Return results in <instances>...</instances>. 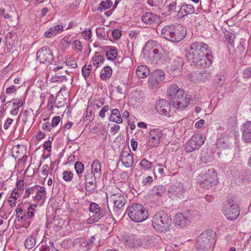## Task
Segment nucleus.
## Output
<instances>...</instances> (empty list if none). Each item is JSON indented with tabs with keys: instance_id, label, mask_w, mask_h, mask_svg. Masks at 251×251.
Returning <instances> with one entry per match:
<instances>
[{
	"instance_id": "e433bc0d",
	"label": "nucleus",
	"mask_w": 251,
	"mask_h": 251,
	"mask_svg": "<svg viewBox=\"0 0 251 251\" xmlns=\"http://www.w3.org/2000/svg\"><path fill=\"white\" fill-rule=\"evenodd\" d=\"M66 98H64L63 95H58L55 98V107L57 108L64 106V105L66 103Z\"/></svg>"
},
{
	"instance_id": "f704fd0d",
	"label": "nucleus",
	"mask_w": 251,
	"mask_h": 251,
	"mask_svg": "<svg viewBox=\"0 0 251 251\" xmlns=\"http://www.w3.org/2000/svg\"><path fill=\"white\" fill-rule=\"evenodd\" d=\"M108 50L106 51V57L107 60H113L117 57V53L115 48L111 46L106 47Z\"/></svg>"
},
{
	"instance_id": "6e6552de",
	"label": "nucleus",
	"mask_w": 251,
	"mask_h": 251,
	"mask_svg": "<svg viewBox=\"0 0 251 251\" xmlns=\"http://www.w3.org/2000/svg\"><path fill=\"white\" fill-rule=\"evenodd\" d=\"M36 61L40 63L50 64L53 60V54L49 47L43 46L36 53Z\"/></svg>"
},
{
	"instance_id": "a211bd4d",
	"label": "nucleus",
	"mask_w": 251,
	"mask_h": 251,
	"mask_svg": "<svg viewBox=\"0 0 251 251\" xmlns=\"http://www.w3.org/2000/svg\"><path fill=\"white\" fill-rule=\"evenodd\" d=\"M177 25L170 24L165 25L162 28L161 31V36L168 41H170L173 32L176 28Z\"/></svg>"
},
{
	"instance_id": "a19ab883",
	"label": "nucleus",
	"mask_w": 251,
	"mask_h": 251,
	"mask_svg": "<svg viewBox=\"0 0 251 251\" xmlns=\"http://www.w3.org/2000/svg\"><path fill=\"white\" fill-rule=\"evenodd\" d=\"M226 40L230 45L233 46V43L235 39V35L229 31H226L224 33Z\"/></svg>"
},
{
	"instance_id": "f8f14e48",
	"label": "nucleus",
	"mask_w": 251,
	"mask_h": 251,
	"mask_svg": "<svg viewBox=\"0 0 251 251\" xmlns=\"http://www.w3.org/2000/svg\"><path fill=\"white\" fill-rule=\"evenodd\" d=\"M85 189L89 194H93L97 189V180L95 174L92 172L85 173Z\"/></svg>"
},
{
	"instance_id": "13d9d810",
	"label": "nucleus",
	"mask_w": 251,
	"mask_h": 251,
	"mask_svg": "<svg viewBox=\"0 0 251 251\" xmlns=\"http://www.w3.org/2000/svg\"><path fill=\"white\" fill-rule=\"evenodd\" d=\"M13 105L15 107L20 108L23 105V101L22 99H16L14 100Z\"/></svg>"
},
{
	"instance_id": "774afa93",
	"label": "nucleus",
	"mask_w": 251,
	"mask_h": 251,
	"mask_svg": "<svg viewBox=\"0 0 251 251\" xmlns=\"http://www.w3.org/2000/svg\"><path fill=\"white\" fill-rule=\"evenodd\" d=\"M16 90L15 86L14 85H12L9 87H8L6 89V93L7 94H12L15 92Z\"/></svg>"
},
{
	"instance_id": "cd10ccee",
	"label": "nucleus",
	"mask_w": 251,
	"mask_h": 251,
	"mask_svg": "<svg viewBox=\"0 0 251 251\" xmlns=\"http://www.w3.org/2000/svg\"><path fill=\"white\" fill-rule=\"evenodd\" d=\"M101 163L100 161L95 160L91 165V171L89 172H92L93 174H96L98 176L100 177L101 175Z\"/></svg>"
},
{
	"instance_id": "de8ad7c7",
	"label": "nucleus",
	"mask_w": 251,
	"mask_h": 251,
	"mask_svg": "<svg viewBox=\"0 0 251 251\" xmlns=\"http://www.w3.org/2000/svg\"><path fill=\"white\" fill-rule=\"evenodd\" d=\"M73 176V174L69 171H65L63 173V178L67 182H70L72 180Z\"/></svg>"
},
{
	"instance_id": "5fc2aeb1",
	"label": "nucleus",
	"mask_w": 251,
	"mask_h": 251,
	"mask_svg": "<svg viewBox=\"0 0 251 251\" xmlns=\"http://www.w3.org/2000/svg\"><path fill=\"white\" fill-rule=\"evenodd\" d=\"M112 34L113 38L115 40H118L121 36V34H122L121 31L118 29H115L112 31Z\"/></svg>"
},
{
	"instance_id": "052dcab7",
	"label": "nucleus",
	"mask_w": 251,
	"mask_h": 251,
	"mask_svg": "<svg viewBox=\"0 0 251 251\" xmlns=\"http://www.w3.org/2000/svg\"><path fill=\"white\" fill-rule=\"evenodd\" d=\"M109 110V106L105 105L103 106L102 109L99 112V116L101 118L105 117V113Z\"/></svg>"
},
{
	"instance_id": "423d86ee",
	"label": "nucleus",
	"mask_w": 251,
	"mask_h": 251,
	"mask_svg": "<svg viewBox=\"0 0 251 251\" xmlns=\"http://www.w3.org/2000/svg\"><path fill=\"white\" fill-rule=\"evenodd\" d=\"M165 79V73L161 69H156L150 73L148 79L149 87L156 90L161 87Z\"/></svg>"
},
{
	"instance_id": "f257e3e1",
	"label": "nucleus",
	"mask_w": 251,
	"mask_h": 251,
	"mask_svg": "<svg viewBox=\"0 0 251 251\" xmlns=\"http://www.w3.org/2000/svg\"><path fill=\"white\" fill-rule=\"evenodd\" d=\"M208 45L201 42H195L191 45L189 52L186 56L192 66L205 68L212 64L211 55L208 52Z\"/></svg>"
},
{
	"instance_id": "39448f33",
	"label": "nucleus",
	"mask_w": 251,
	"mask_h": 251,
	"mask_svg": "<svg viewBox=\"0 0 251 251\" xmlns=\"http://www.w3.org/2000/svg\"><path fill=\"white\" fill-rule=\"evenodd\" d=\"M127 212L130 219L135 223L143 222L148 217V211L139 203H133L128 206Z\"/></svg>"
},
{
	"instance_id": "4468645a",
	"label": "nucleus",
	"mask_w": 251,
	"mask_h": 251,
	"mask_svg": "<svg viewBox=\"0 0 251 251\" xmlns=\"http://www.w3.org/2000/svg\"><path fill=\"white\" fill-rule=\"evenodd\" d=\"M171 106L170 103L166 100L160 99L156 103V110L160 114L167 115L171 112Z\"/></svg>"
},
{
	"instance_id": "09e8293b",
	"label": "nucleus",
	"mask_w": 251,
	"mask_h": 251,
	"mask_svg": "<svg viewBox=\"0 0 251 251\" xmlns=\"http://www.w3.org/2000/svg\"><path fill=\"white\" fill-rule=\"evenodd\" d=\"M37 186H35L33 187H29L26 189L25 192V195L24 196V198H28L30 194H33L34 192H36Z\"/></svg>"
},
{
	"instance_id": "2eb2a0df",
	"label": "nucleus",
	"mask_w": 251,
	"mask_h": 251,
	"mask_svg": "<svg viewBox=\"0 0 251 251\" xmlns=\"http://www.w3.org/2000/svg\"><path fill=\"white\" fill-rule=\"evenodd\" d=\"M186 30L181 25H177L176 28L173 32V35L170 41L172 42H178L181 41L186 35Z\"/></svg>"
},
{
	"instance_id": "72a5a7b5",
	"label": "nucleus",
	"mask_w": 251,
	"mask_h": 251,
	"mask_svg": "<svg viewBox=\"0 0 251 251\" xmlns=\"http://www.w3.org/2000/svg\"><path fill=\"white\" fill-rule=\"evenodd\" d=\"M166 192V188L162 185L154 186L151 190L152 195L154 196H161Z\"/></svg>"
},
{
	"instance_id": "c756f323",
	"label": "nucleus",
	"mask_w": 251,
	"mask_h": 251,
	"mask_svg": "<svg viewBox=\"0 0 251 251\" xmlns=\"http://www.w3.org/2000/svg\"><path fill=\"white\" fill-rule=\"evenodd\" d=\"M242 138L246 143H251V126H243Z\"/></svg>"
},
{
	"instance_id": "4be33fe9",
	"label": "nucleus",
	"mask_w": 251,
	"mask_h": 251,
	"mask_svg": "<svg viewBox=\"0 0 251 251\" xmlns=\"http://www.w3.org/2000/svg\"><path fill=\"white\" fill-rule=\"evenodd\" d=\"M63 30V27L62 25H56L50 27L48 31L45 32L44 35L47 38H50L61 33Z\"/></svg>"
},
{
	"instance_id": "c03bdc74",
	"label": "nucleus",
	"mask_w": 251,
	"mask_h": 251,
	"mask_svg": "<svg viewBox=\"0 0 251 251\" xmlns=\"http://www.w3.org/2000/svg\"><path fill=\"white\" fill-rule=\"evenodd\" d=\"M112 5V2L110 0H106V1H102L100 2V6L98 9H104L106 10L110 8Z\"/></svg>"
},
{
	"instance_id": "2f4dec72",
	"label": "nucleus",
	"mask_w": 251,
	"mask_h": 251,
	"mask_svg": "<svg viewBox=\"0 0 251 251\" xmlns=\"http://www.w3.org/2000/svg\"><path fill=\"white\" fill-rule=\"evenodd\" d=\"M183 64V60L179 57H176L173 60L171 65V69L173 70H178L181 68Z\"/></svg>"
},
{
	"instance_id": "49530a36",
	"label": "nucleus",
	"mask_w": 251,
	"mask_h": 251,
	"mask_svg": "<svg viewBox=\"0 0 251 251\" xmlns=\"http://www.w3.org/2000/svg\"><path fill=\"white\" fill-rule=\"evenodd\" d=\"M54 103H55V99H54L53 95L51 94L49 97L48 101L47 107L49 110L52 111L53 110Z\"/></svg>"
},
{
	"instance_id": "37998d69",
	"label": "nucleus",
	"mask_w": 251,
	"mask_h": 251,
	"mask_svg": "<svg viewBox=\"0 0 251 251\" xmlns=\"http://www.w3.org/2000/svg\"><path fill=\"white\" fill-rule=\"evenodd\" d=\"M162 131L159 128L151 129L150 132V136H154V137L155 138H160L162 137Z\"/></svg>"
},
{
	"instance_id": "79ce46f5",
	"label": "nucleus",
	"mask_w": 251,
	"mask_h": 251,
	"mask_svg": "<svg viewBox=\"0 0 251 251\" xmlns=\"http://www.w3.org/2000/svg\"><path fill=\"white\" fill-rule=\"evenodd\" d=\"M140 166L142 169L146 171L151 168L152 165L151 162L146 159H143L140 162Z\"/></svg>"
},
{
	"instance_id": "dca6fc26",
	"label": "nucleus",
	"mask_w": 251,
	"mask_h": 251,
	"mask_svg": "<svg viewBox=\"0 0 251 251\" xmlns=\"http://www.w3.org/2000/svg\"><path fill=\"white\" fill-rule=\"evenodd\" d=\"M214 160V152L211 149H203L201 151L200 161L203 164L212 162Z\"/></svg>"
},
{
	"instance_id": "9d476101",
	"label": "nucleus",
	"mask_w": 251,
	"mask_h": 251,
	"mask_svg": "<svg viewBox=\"0 0 251 251\" xmlns=\"http://www.w3.org/2000/svg\"><path fill=\"white\" fill-rule=\"evenodd\" d=\"M205 140V136L200 134L194 135L191 137L185 146L186 151L187 152H190L195 150H199L204 144Z\"/></svg>"
},
{
	"instance_id": "864d4df0",
	"label": "nucleus",
	"mask_w": 251,
	"mask_h": 251,
	"mask_svg": "<svg viewBox=\"0 0 251 251\" xmlns=\"http://www.w3.org/2000/svg\"><path fill=\"white\" fill-rule=\"evenodd\" d=\"M90 69L89 68H87V66L85 65L82 68V74L83 76L85 77V78H86L88 77L90 75Z\"/></svg>"
},
{
	"instance_id": "8fccbe9b",
	"label": "nucleus",
	"mask_w": 251,
	"mask_h": 251,
	"mask_svg": "<svg viewBox=\"0 0 251 251\" xmlns=\"http://www.w3.org/2000/svg\"><path fill=\"white\" fill-rule=\"evenodd\" d=\"M35 211V209H32L31 207H28L27 211L25 213L26 219L28 220L32 219L34 216Z\"/></svg>"
},
{
	"instance_id": "7ed1b4c3",
	"label": "nucleus",
	"mask_w": 251,
	"mask_h": 251,
	"mask_svg": "<svg viewBox=\"0 0 251 251\" xmlns=\"http://www.w3.org/2000/svg\"><path fill=\"white\" fill-rule=\"evenodd\" d=\"M152 225L157 231L166 233L173 228V222L171 216L167 212L160 210L153 216Z\"/></svg>"
},
{
	"instance_id": "0e129e2a",
	"label": "nucleus",
	"mask_w": 251,
	"mask_h": 251,
	"mask_svg": "<svg viewBox=\"0 0 251 251\" xmlns=\"http://www.w3.org/2000/svg\"><path fill=\"white\" fill-rule=\"evenodd\" d=\"M82 35L86 40H89L91 37V31L89 29L88 31L85 30L82 32Z\"/></svg>"
},
{
	"instance_id": "e2e57ef3",
	"label": "nucleus",
	"mask_w": 251,
	"mask_h": 251,
	"mask_svg": "<svg viewBox=\"0 0 251 251\" xmlns=\"http://www.w3.org/2000/svg\"><path fill=\"white\" fill-rule=\"evenodd\" d=\"M243 75L245 78L251 77V68H246L243 72Z\"/></svg>"
},
{
	"instance_id": "c9c22d12",
	"label": "nucleus",
	"mask_w": 251,
	"mask_h": 251,
	"mask_svg": "<svg viewBox=\"0 0 251 251\" xmlns=\"http://www.w3.org/2000/svg\"><path fill=\"white\" fill-rule=\"evenodd\" d=\"M103 126H85L84 130L89 131L93 134L97 135L103 134Z\"/></svg>"
},
{
	"instance_id": "393cba45",
	"label": "nucleus",
	"mask_w": 251,
	"mask_h": 251,
	"mask_svg": "<svg viewBox=\"0 0 251 251\" xmlns=\"http://www.w3.org/2000/svg\"><path fill=\"white\" fill-rule=\"evenodd\" d=\"M178 185L179 186L173 185L169 188L168 193L171 195V196H169L170 198L173 196L179 197L183 193L184 191V190L179 186V184H178Z\"/></svg>"
},
{
	"instance_id": "b1692460",
	"label": "nucleus",
	"mask_w": 251,
	"mask_h": 251,
	"mask_svg": "<svg viewBox=\"0 0 251 251\" xmlns=\"http://www.w3.org/2000/svg\"><path fill=\"white\" fill-rule=\"evenodd\" d=\"M125 151H122L120 154V160L124 165L127 168L130 167L133 163V160L131 155L128 153L124 156Z\"/></svg>"
},
{
	"instance_id": "6e6d98bb",
	"label": "nucleus",
	"mask_w": 251,
	"mask_h": 251,
	"mask_svg": "<svg viewBox=\"0 0 251 251\" xmlns=\"http://www.w3.org/2000/svg\"><path fill=\"white\" fill-rule=\"evenodd\" d=\"M184 214H185V216L188 222L191 221L193 216L195 214L194 212L192 210H189L187 211V213H184Z\"/></svg>"
},
{
	"instance_id": "0eeeda50",
	"label": "nucleus",
	"mask_w": 251,
	"mask_h": 251,
	"mask_svg": "<svg viewBox=\"0 0 251 251\" xmlns=\"http://www.w3.org/2000/svg\"><path fill=\"white\" fill-rule=\"evenodd\" d=\"M199 180L204 187L215 185L218 183L217 173L214 169H209L200 174Z\"/></svg>"
},
{
	"instance_id": "c85d7f7f",
	"label": "nucleus",
	"mask_w": 251,
	"mask_h": 251,
	"mask_svg": "<svg viewBox=\"0 0 251 251\" xmlns=\"http://www.w3.org/2000/svg\"><path fill=\"white\" fill-rule=\"evenodd\" d=\"M109 120L110 121L114 122L117 124H121L122 123L123 119L118 109H114L111 111V114L109 118Z\"/></svg>"
},
{
	"instance_id": "9b49d317",
	"label": "nucleus",
	"mask_w": 251,
	"mask_h": 251,
	"mask_svg": "<svg viewBox=\"0 0 251 251\" xmlns=\"http://www.w3.org/2000/svg\"><path fill=\"white\" fill-rule=\"evenodd\" d=\"M89 209V211L93 214L87 220V223L88 224H91L97 222L104 216L105 212L100 208L98 204L95 202H91L90 203Z\"/></svg>"
},
{
	"instance_id": "7c9ffc66",
	"label": "nucleus",
	"mask_w": 251,
	"mask_h": 251,
	"mask_svg": "<svg viewBox=\"0 0 251 251\" xmlns=\"http://www.w3.org/2000/svg\"><path fill=\"white\" fill-rule=\"evenodd\" d=\"M186 221H187V220L184 214L180 213H178L176 214L175 219V225L178 226H184L186 224Z\"/></svg>"
},
{
	"instance_id": "a878e982",
	"label": "nucleus",
	"mask_w": 251,
	"mask_h": 251,
	"mask_svg": "<svg viewBox=\"0 0 251 251\" xmlns=\"http://www.w3.org/2000/svg\"><path fill=\"white\" fill-rule=\"evenodd\" d=\"M12 151L16 152V154L12 153V156L15 157V159L21 160V157L23 154L24 152L26 151V148L24 145H17L12 148Z\"/></svg>"
},
{
	"instance_id": "f03ea898",
	"label": "nucleus",
	"mask_w": 251,
	"mask_h": 251,
	"mask_svg": "<svg viewBox=\"0 0 251 251\" xmlns=\"http://www.w3.org/2000/svg\"><path fill=\"white\" fill-rule=\"evenodd\" d=\"M167 96L173 106L181 110L187 107L190 103L191 97L185 94L184 91L176 84L170 85L167 89Z\"/></svg>"
},
{
	"instance_id": "bf43d9fd",
	"label": "nucleus",
	"mask_w": 251,
	"mask_h": 251,
	"mask_svg": "<svg viewBox=\"0 0 251 251\" xmlns=\"http://www.w3.org/2000/svg\"><path fill=\"white\" fill-rule=\"evenodd\" d=\"M24 180L20 179L16 183V188H17V191H23L24 189Z\"/></svg>"
},
{
	"instance_id": "4d7b16f0",
	"label": "nucleus",
	"mask_w": 251,
	"mask_h": 251,
	"mask_svg": "<svg viewBox=\"0 0 251 251\" xmlns=\"http://www.w3.org/2000/svg\"><path fill=\"white\" fill-rule=\"evenodd\" d=\"M178 124L180 125H193L194 122L192 120H189L187 118H184L178 121Z\"/></svg>"
},
{
	"instance_id": "ddd939ff",
	"label": "nucleus",
	"mask_w": 251,
	"mask_h": 251,
	"mask_svg": "<svg viewBox=\"0 0 251 251\" xmlns=\"http://www.w3.org/2000/svg\"><path fill=\"white\" fill-rule=\"evenodd\" d=\"M142 21L147 26H152L155 24H158L159 22V17L151 12H146L143 14L141 16Z\"/></svg>"
},
{
	"instance_id": "5701e85b",
	"label": "nucleus",
	"mask_w": 251,
	"mask_h": 251,
	"mask_svg": "<svg viewBox=\"0 0 251 251\" xmlns=\"http://www.w3.org/2000/svg\"><path fill=\"white\" fill-rule=\"evenodd\" d=\"M136 74L138 77L144 78L150 74V70L146 65H140L136 69Z\"/></svg>"
},
{
	"instance_id": "4c0bfd02",
	"label": "nucleus",
	"mask_w": 251,
	"mask_h": 251,
	"mask_svg": "<svg viewBox=\"0 0 251 251\" xmlns=\"http://www.w3.org/2000/svg\"><path fill=\"white\" fill-rule=\"evenodd\" d=\"M96 31L98 38L104 40H107L108 38V33L105 31L104 27L97 28Z\"/></svg>"
},
{
	"instance_id": "69168bd1",
	"label": "nucleus",
	"mask_w": 251,
	"mask_h": 251,
	"mask_svg": "<svg viewBox=\"0 0 251 251\" xmlns=\"http://www.w3.org/2000/svg\"><path fill=\"white\" fill-rule=\"evenodd\" d=\"M60 121V117L59 116L54 117L51 120V124L50 126H57Z\"/></svg>"
},
{
	"instance_id": "f3484780",
	"label": "nucleus",
	"mask_w": 251,
	"mask_h": 251,
	"mask_svg": "<svg viewBox=\"0 0 251 251\" xmlns=\"http://www.w3.org/2000/svg\"><path fill=\"white\" fill-rule=\"evenodd\" d=\"M110 199L113 201L114 206L118 209L122 208L125 205L126 201L124 196L120 193L112 195Z\"/></svg>"
},
{
	"instance_id": "20e7f679",
	"label": "nucleus",
	"mask_w": 251,
	"mask_h": 251,
	"mask_svg": "<svg viewBox=\"0 0 251 251\" xmlns=\"http://www.w3.org/2000/svg\"><path fill=\"white\" fill-rule=\"evenodd\" d=\"M213 230L209 229L201 233L197 238L196 249L199 251H207L215 243Z\"/></svg>"
},
{
	"instance_id": "58836bf2",
	"label": "nucleus",
	"mask_w": 251,
	"mask_h": 251,
	"mask_svg": "<svg viewBox=\"0 0 251 251\" xmlns=\"http://www.w3.org/2000/svg\"><path fill=\"white\" fill-rule=\"evenodd\" d=\"M160 143V138H155L154 136H149L148 146L151 148H154L158 146Z\"/></svg>"
},
{
	"instance_id": "bb28decb",
	"label": "nucleus",
	"mask_w": 251,
	"mask_h": 251,
	"mask_svg": "<svg viewBox=\"0 0 251 251\" xmlns=\"http://www.w3.org/2000/svg\"><path fill=\"white\" fill-rule=\"evenodd\" d=\"M152 51L153 61H155L156 64H162L164 60V54L160 52L157 49H153Z\"/></svg>"
},
{
	"instance_id": "680f3d73",
	"label": "nucleus",
	"mask_w": 251,
	"mask_h": 251,
	"mask_svg": "<svg viewBox=\"0 0 251 251\" xmlns=\"http://www.w3.org/2000/svg\"><path fill=\"white\" fill-rule=\"evenodd\" d=\"M153 181V178L151 176H148L146 178H144L142 181V183L144 185H150Z\"/></svg>"
},
{
	"instance_id": "a18cd8bd",
	"label": "nucleus",
	"mask_w": 251,
	"mask_h": 251,
	"mask_svg": "<svg viewBox=\"0 0 251 251\" xmlns=\"http://www.w3.org/2000/svg\"><path fill=\"white\" fill-rule=\"evenodd\" d=\"M75 169L76 173L79 176L84 170V165L80 161H77L75 164Z\"/></svg>"
},
{
	"instance_id": "1a4fd4ad",
	"label": "nucleus",
	"mask_w": 251,
	"mask_h": 251,
	"mask_svg": "<svg viewBox=\"0 0 251 251\" xmlns=\"http://www.w3.org/2000/svg\"><path fill=\"white\" fill-rule=\"evenodd\" d=\"M224 214L230 221L236 220L239 215L240 208L238 205L231 200H229L225 204Z\"/></svg>"
},
{
	"instance_id": "603ef678",
	"label": "nucleus",
	"mask_w": 251,
	"mask_h": 251,
	"mask_svg": "<svg viewBox=\"0 0 251 251\" xmlns=\"http://www.w3.org/2000/svg\"><path fill=\"white\" fill-rule=\"evenodd\" d=\"M72 45L74 46L73 48L76 50L81 51L82 50V46L79 41L76 40L73 42Z\"/></svg>"
},
{
	"instance_id": "6ab92c4d",
	"label": "nucleus",
	"mask_w": 251,
	"mask_h": 251,
	"mask_svg": "<svg viewBox=\"0 0 251 251\" xmlns=\"http://www.w3.org/2000/svg\"><path fill=\"white\" fill-rule=\"evenodd\" d=\"M231 144L229 143L228 139L219 138L216 143L217 148L222 152L225 150H230Z\"/></svg>"
},
{
	"instance_id": "ea45409f",
	"label": "nucleus",
	"mask_w": 251,
	"mask_h": 251,
	"mask_svg": "<svg viewBox=\"0 0 251 251\" xmlns=\"http://www.w3.org/2000/svg\"><path fill=\"white\" fill-rule=\"evenodd\" d=\"M123 239L125 243L129 247H133L135 246V237L134 236H125Z\"/></svg>"
},
{
	"instance_id": "aec40b11",
	"label": "nucleus",
	"mask_w": 251,
	"mask_h": 251,
	"mask_svg": "<svg viewBox=\"0 0 251 251\" xmlns=\"http://www.w3.org/2000/svg\"><path fill=\"white\" fill-rule=\"evenodd\" d=\"M38 230L32 232L31 235L27 237L25 242V246L26 249H32L36 245V239L38 235Z\"/></svg>"
},
{
	"instance_id": "412c9836",
	"label": "nucleus",
	"mask_w": 251,
	"mask_h": 251,
	"mask_svg": "<svg viewBox=\"0 0 251 251\" xmlns=\"http://www.w3.org/2000/svg\"><path fill=\"white\" fill-rule=\"evenodd\" d=\"M195 12V8L191 4H183L178 12V15H181L182 17H184L188 14H192Z\"/></svg>"
},
{
	"instance_id": "3c124183",
	"label": "nucleus",
	"mask_w": 251,
	"mask_h": 251,
	"mask_svg": "<svg viewBox=\"0 0 251 251\" xmlns=\"http://www.w3.org/2000/svg\"><path fill=\"white\" fill-rule=\"evenodd\" d=\"M16 34L14 33H13L12 32H9L6 36V42L7 43H9V44H10L11 43L12 44V41L15 40V38H16Z\"/></svg>"
},
{
	"instance_id": "338daca9",
	"label": "nucleus",
	"mask_w": 251,
	"mask_h": 251,
	"mask_svg": "<svg viewBox=\"0 0 251 251\" xmlns=\"http://www.w3.org/2000/svg\"><path fill=\"white\" fill-rule=\"evenodd\" d=\"M51 142L50 141L48 140L46 142H45L43 147L45 150L50 151H51V145H50Z\"/></svg>"
},
{
	"instance_id": "473e14b6",
	"label": "nucleus",
	"mask_w": 251,
	"mask_h": 251,
	"mask_svg": "<svg viewBox=\"0 0 251 251\" xmlns=\"http://www.w3.org/2000/svg\"><path fill=\"white\" fill-rule=\"evenodd\" d=\"M112 73V70L111 68L109 66H105L101 71L100 74V78L103 80L108 79L111 77Z\"/></svg>"
}]
</instances>
